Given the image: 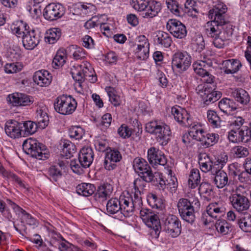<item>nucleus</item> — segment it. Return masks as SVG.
Returning a JSON list of instances; mask_svg holds the SVG:
<instances>
[{
	"instance_id": "16",
	"label": "nucleus",
	"mask_w": 251,
	"mask_h": 251,
	"mask_svg": "<svg viewBox=\"0 0 251 251\" xmlns=\"http://www.w3.org/2000/svg\"><path fill=\"white\" fill-rule=\"evenodd\" d=\"M65 13L64 6L58 3H51L46 6L43 15L49 21H54L61 18Z\"/></svg>"
},
{
	"instance_id": "34",
	"label": "nucleus",
	"mask_w": 251,
	"mask_h": 251,
	"mask_svg": "<svg viewBox=\"0 0 251 251\" xmlns=\"http://www.w3.org/2000/svg\"><path fill=\"white\" fill-rule=\"evenodd\" d=\"M231 96L235 100L242 105H247L250 100L249 94L245 90L239 88L232 90Z\"/></svg>"
},
{
	"instance_id": "43",
	"label": "nucleus",
	"mask_w": 251,
	"mask_h": 251,
	"mask_svg": "<svg viewBox=\"0 0 251 251\" xmlns=\"http://www.w3.org/2000/svg\"><path fill=\"white\" fill-rule=\"evenodd\" d=\"M61 34V31L59 29L56 28H50L46 32L45 41L49 44H54L59 39Z\"/></svg>"
},
{
	"instance_id": "38",
	"label": "nucleus",
	"mask_w": 251,
	"mask_h": 251,
	"mask_svg": "<svg viewBox=\"0 0 251 251\" xmlns=\"http://www.w3.org/2000/svg\"><path fill=\"white\" fill-rule=\"evenodd\" d=\"M96 188L93 184L82 183L78 185L76 191L77 193L84 197H88L95 192Z\"/></svg>"
},
{
	"instance_id": "49",
	"label": "nucleus",
	"mask_w": 251,
	"mask_h": 251,
	"mask_svg": "<svg viewBox=\"0 0 251 251\" xmlns=\"http://www.w3.org/2000/svg\"><path fill=\"white\" fill-rule=\"evenodd\" d=\"M85 134L84 129L78 126H72L69 129V135L72 139L79 140Z\"/></svg>"
},
{
	"instance_id": "8",
	"label": "nucleus",
	"mask_w": 251,
	"mask_h": 251,
	"mask_svg": "<svg viewBox=\"0 0 251 251\" xmlns=\"http://www.w3.org/2000/svg\"><path fill=\"white\" fill-rule=\"evenodd\" d=\"M191 63L192 57L186 51H177L172 56V69L179 73L187 71Z\"/></svg>"
},
{
	"instance_id": "52",
	"label": "nucleus",
	"mask_w": 251,
	"mask_h": 251,
	"mask_svg": "<svg viewBox=\"0 0 251 251\" xmlns=\"http://www.w3.org/2000/svg\"><path fill=\"white\" fill-rule=\"evenodd\" d=\"M0 173L4 178L15 181L22 187H25V185L22 180L12 172L5 170L3 167H0Z\"/></svg>"
},
{
	"instance_id": "45",
	"label": "nucleus",
	"mask_w": 251,
	"mask_h": 251,
	"mask_svg": "<svg viewBox=\"0 0 251 251\" xmlns=\"http://www.w3.org/2000/svg\"><path fill=\"white\" fill-rule=\"evenodd\" d=\"M214 226L218 232L222 235L227 234L232 230L230 224L225 220H218Z\"/></svg>"
},
{
	"instance_id": "63",
	"label": "nucleus",
	"mask_w": 251,
	"mask_h": 251,
	"mask_svg": "<svg viewBox=\"0 0 251 251\" xmlns=\"http://www.w3.org/2000/svg\"><path fill=\"white\" fill-rule=\"evenodd\" d=\"M71 50H74L73 56L75 59L79 60L85 57V52L82 48L78 47L76 45H72L70 47Z\"/></svg>"
},
{
	"instance_id": "10",
	"label": "nucleus",
	"mask_w": 251,
	"mask_h": 251,
	"mask_svg": "<svg viewBox=\"0 0 251 251\" xmlns=\"http://www.w3.org/2000/svg\"><path fill=\"white\" fill-rule=\"evenodd\" d=\"M212 9L209 11V17L212 20L207 23H216V25L230 24L225 20V14L227 11L226 5L222 1L217 0L214 2Z\"/></svg>"
},
{
	"instance_id": "35",
	"label": "nucleus",
	"mask_w": 251,
	"mask_h": 251,
	"mask_svg": "<svg viewBox=\"0 0 251 251\" xmlns=\"http://www.w3.org/2000/svg\"><path fill=\"white\" fill-rule=\"evenodd\" d=\"M214 182L219 188H222L225 186L228 180L226 173L222 169H216L214 173Z\"/></svg>"
},
{
	"instance_id": "15",
	"label": "nucleus",
	"mask_w": 251,
	"mask_h": 251,
	"mask_svg": "<svg viewBox=\"0 0 251 251\" xmlns=\"http://www.w3.org/2000/svg\"><path fill=\"white\" fill-rule=\"evenodd\" d=\"M164 227L166 232L173 238L178 236L181 231V224L175 215H168L164 221Z\"/></svg>"
},
{
	"instance_id": "36",
	"label": "nucleus",
	"mask_w": 251,
	"mask_h": 251,
	"mask_svg": "<svg viewBox=\"0 0 251 251\" xmlns=\"http://www.w3.org/2000/svg\"><path fill=\"white\" fill-rule=\"evenodd\" d=\"M219 107L223 113L231 114V112L236 109L235 103L233 100L224 98L219 102Z\"/></svg>"
},
{
	"instance_id": "4",
	"label": "nucleus",
	"mask_w": 251,
	"mask_h": 251,
	"mask_svg": "<svg viewBox=\"0 0 251 251\" xmlns=\"http://www.w3.org/2000/svg\"><path fill=\"white\" fill-rule=\"evenodd\" d=\"M71 74L73 79L79 83L90 77H92L91 79H89L91 82H95L97 81L96 76L94 75V70L87 61H83L80 64L74 65L71 68Z\"/></svg>"
},
{
	"instance_id": "37",
	"label": "nucleus",
	"mask_w": 251,
	"mask_h": 251,
	"mask_svg": "<svg viewBox=\"0 0 251 251\" xmlns=\"http://www.w3.org/2000/svg\"><path fill=\"white\" fill-rule=\"evenodd\" d=\"M154 41L157 44L165 48L169 47L172 43L171 37L169 34L162 31H159L157 33Z\"/></svg>"
},
{
	"instance_id": "59",
	"label": "nucleus",
	"mask_w": 251,
	"mask_h": 251,
	"mask_svg": "<svg viewBox=\"0 0 251 251\" xmlns=\"http://www.w3.org/2000/svg\"><path fill=\"white\" fill-rule=\"evenodd\" d=\"M133 51L136 57L140 60L146 59L149 55V48L134 47Z\"/></svg>"
},
{
	"instance_id": "26",
	"label": "nucleus",
	"mask_w": 251,
	"mask_h": 251,
	"mask_svg": "<svg viewBox=\"0 0 251 251\" xmlns=\"http://www.w3.org/2000/svg\"><path fill=\"white\" fill-rule=\"evenodd\" d=\"M225 211V204L222 201L210 203L206 207L207 214L213 219L223 215Z\"/></svg>"
},
{
	"instance_id": "25",
	"label": "nucleus",
	"mask_w": 251,
	"mask_h": 251,
	"mask_svg": "<svg viewBox=\"0 0 251 251\" xmlns=\"http://www.w3.org/2000/svg\"><path fill=\"white\" fill-rule=\"evenodd\" d=\"M161 9L160 2L154 0L148 1L146 7L142 12V17L146 19H152L158 15Z\"/></svg>"
},
{
	"instance_id": "53",
	"label": "nucleus",
	"mask_w": 251,
	"mask_h": 251,
	"mask_svg": "<svg viewBox=\"0 0 251 251\" xmlns=\"http://www.w3.org/2000/svg\"><path fill=\"white\" fill-rule=\"evenodd\" d=\"M103 17H104V14L92 17L85 23L84 27L86 29H89L99 26L100 24L102 23V18Z\"/></svg>"
},
{
	"instance_id": "31",
	"label": "nucleus",
	"mask_w": 251,
	"mask_h": 251,
	"mask_svg": "<svg viewBox=\"0 0 251 251\" xmlns=\"http://www.w3.org/2000/svg\"><path fill=\"white\" fill-rule=\"evenodd\" d=\"M33 79L38 85L41 87H46L51 81V75L46 70H40L34 73Z\"/></svg>"
},
{
	"instance_id": "47",
	"label": "nucleus",
	"mask_w": 251,
	"mask_h": 251,
	"mask_svg": "<svg viewBox=\"0 0 251 251\" xmlns=\"http://www.w3.org/2000/svg\"><path fill=\"white\" fill-rule=\"evenodd\" d=\"M199 192L200 195L204 200L209 201L212 194V189L211 185L208 183L202 182L199 188Z\"/></svg>"
},
{
	"instance_id": "58",
	"label": "nucleus",
	"mask_w": 251,
	"mask_h": 251,
	"mask_svg": "<svg viewBox=\"0 0 251 251\" xmlns=\"http://www.w3.org/2000/svg\"><path fill=\"white\" fill-rule=\"evenodd\" d=\"M117 133L121 138L127 139L132 135V129L126 124H123L118 128Z\"/></svg>"
},
{
	"instance_id": "39",
	"label": "nucleus",
	"mask_w": 251,
	"mask_h": 251,
	"mask_svg": "<svg viewBox=\"0 0 251 251\" xmlns=\"http://www.w3.org/2000/svg\"><path fill=\"white\" fill-rule=\"evenodd\" d=\"M67 59L66 51L64 49H60L57 51L56 55L53 58L52 64L55 69L62 67L66 62Z\"/></svg>"
},
{
	"instance_id": "11",
	"label": "nucleus",
	"mask_w": 251,
	"mask_h": 251,
	"mask_svg": "<svg viewBox=\"0 0 251 251\" xmlns=\"http://www.w3.org/2000/svg\"><path fill=\"white\" fill-rule=\"evenodd\" d=\"M196 90L205 105L216 101L221 96L220 92L214 91V89L208 84L199 85Z\"/></svg>"
},
{
	"instance_id": "48",
	"label": "nucleus",
	"mask_w": 251,
	"mask_h": 251,
	"mask_svg": "<svg viewBox=\"0 0 251 251\" xmlns=\"http://www.w3.org/2000/svg\"><path fill=\"white\" fill-rule=\"evenodd\" d=\"M207 118L208 123L213 127H218L221 126V120L216 112L209 110L207 112Z\"/></svg>"
},
{
	"instance_id": "5",
	"label": "nucleus",
	"mask_w": 251,
	"mask_h": 251,
	"mask_svg": "<svg viewBox=\"0 0 251 251\" xmlns=\"http://www.w3.org/2000/svg\"><path fill=\"white\" fill-rule=\"evenodd\" d=\"M193 204L200 205L198 198H193V201L186 199H180L177 203V208L181 218L185 221L192 223L195 219L194 208Z\"/></svg>"
},
{
	"instance_id": "55",
	"label": "nucleus",
	"mask_w": 251,
	"mask_h": 251,
	"mask_svg": "<svg viewBox=\"0 0 251 251\" xmlns=\"http://www.w3.org/2000/svg\"><path fill=\"white\" fill-rule=\"evenodd\" d=\"M49 179L52 181H57L62 176V173L57 166H51L48 170Z\"/></svg>"
},
{
	"instance_id": "60",
	"label": "nucleus",
	"mask_w": 251,
	"mask_h": 251,
	"mask_svg": "<svg viewBox=\"0 0 251 251\" xmlns=\"http://www.w3.org/2000/svg\"><path fill=\"white\" fill-rule=\"evenodd\" d=\"M166 3L168 8L172 13L176 16H180L181 8L179 7L178 3L175 0H166Z\"/></svg>"
},
{
	"instance_id": "6",
	"label": "nucleus",
	"mask_w": 251,
	"mask_h": 251,
	"mask_svg": "<svg viewBox=\"0 0 251 251\" xmlns=\"http://www.w3.org/2000/svg\"><path fill=\"white\" fill-rule=\"evenodd\" d=\"M25 152L39 160H45L49 156L48 151L36 139L28 138L23 144Z\"/></svg>"
},
{
	"instance_id": "30",
	"label": "nucleus",
	"mask_w": 251,
	"mask_h": 251,
	"mask_svg": "<svg viewBox=\"0 0 251 251\" xmlns=\"http://www.w3.org/2000/svg\"><path fill=\"white\" fill-rule=\"evenodd\" d=\"M199 163L202 172L211 171L212 173L216 170L213 159L210 158L206 153H201L199 156Z\"/></svg>"
},
{
	"instance_id": "12",
	"label": "nucleus",
	"mask_w": 251,
	"mask_h": 251,
	"mask_svg": "<svg viewBox=\"0 0 251 251\" xmlns=\"http://www.w3.org/2000/svg\"><path fill=\"white\" fill-rule=\"evenodd\" d=\"M133 168L135 172L138 174L140 177L144 178L149 182L152 181L154 175L150 166L147 162L142 158H135L132 163Z\"/></svg>"
},
{
	"instance_id": "20",
	"label": "nucleus",
	"mask_w": 251,
	"mask_h": 251,
	"mask_svg": "<svg viewBox=\"0 0 251 251\" xmlns=\"http://www.w3.org/2000/svg\"><path fill=\"white\" fill-rule=\"evenodd\" d=\"M171 113L174 119L178 123L185 126L192 125V120L185 109L176 105L172 107Z\"/></svg>"
},
{
	"instance_id": "3",
	"label": "nucleus",
	"mask_w": 251,
	"mask_h": 251,
	"mask_svg": "<svg viewBox=\"0 0 251 251\" xmlns=\"http://www.w3.org/2000/svg\"><path fill=\"white\" fill-rule=\"evenodd\" d=\"M145 129L147 132L154 136L156 141L162 146L168 144L172 131L170 127L165 122L155 120L148 123Z\"/></svg>"
},
{
	"instance_id": "54",
	"label": "nucleus",
	"mask_w": 251,
	"mask_h": 251,
	"mask_svg": "<svg viewBox=\"0 0 251 251\" xmlns=\"http://www.w3.org/2000/svg\"><path fill=\"white\" fill-rule=\"evenodd\" d=\"M208 64L205 61L198 60L193 64L194 72L198 75H203L207 73L206 68Z\"/></svg>"
},
{
	"instance_id": "23",
	"label": "nucleus",
	"mask_w": 251,
	"mask_h": 251,
	"mask_svg": "<svg viewBox=\"0 0 251 251\" xmlns=\"http://www.w3.org/2000/svg\"><path fill=\"white\" fill-rule=\"evenodd\" d=\"M122 159V155L117 150H110L105 154L104 167L107 170H112L116 167V163Z\"/></svg>"
},
{
	"instance_id": "21",
	"label": "nucleus",
	"mask_w": 251,
	"mask_h": 251,
	"mask_svg": "<svg viewBox=\"0 0 251 251\" xmlns=\"http://www.w3.org/2000/svg\"><path fill=\"white\" fill-rule=\"evenodd\" d=\"M22 126V123L15 120L8 121L5 124V132L11 138H20L23 136Z\"/></svg>"
},
{
	"instance_id": "22",
	"label": "nucleus",
	"mask_w": 251,
	"mask_h": 251,
	"mask_svg": "<svg viewBox=\"0 0 251 251\" xmlns=\"http://www.w3.org/2000/svg\"><path fill=\"white\" fill-rule=\"evenodd\" d=\"M148 158L150 164L152 165L164 166L167 163L165 155L159 150L155 148H151L148 151Z\"/></svg>"
},
{
	"instance_id": "19",
	"label": "nucleus",
	"mask_w": 251,
	"mask_h": 251,
	"mask_svg": "<svg viewBox=\"0 0 251 251\" xmlns=\"http://www.w3.org/2000/svg\"><path fill=\"white\" fill-rule=\"evenodd\" d=\"M199 132L196 137H197L198 141L201 143L203 148H208L215 144L218 141L219 135L215 133H208L205 132L201 126H199Z\"/></svg>"
},
{
	"instance_id": "46",
	"label": "nucleus",
	"mask_w": 251,
	"mask_h": 251,
	"mask_svg": "<svg viewBox=\"0 0 251 251\" xmlns=\"http://www.w3.org/2000/svg\"><path fill=\"white\" fill-rule=\"evenodd\" d=\"M213 160L216 169H222L227 162L228 156L226 152H221L215 155Z\"/></svg>"
},
{
	"instance_id": "27",
	"label": "nucleus",
	"mask_w": 251,
	"mask_h": 251,
	"mask_svg": "<svg viewBox=\"0 0 251 251\" xmlns=\"http://www.w3.org/2000/svg\"><path fill=\"white\" fill-rule=\"evenodd\" d=\"M47 108L42 104L37 108L35 119L36 122L38 123L39 128H45L49 124V118L47 114Z\"/></svg>"
},
{
	"instance_id": "57",
	"label": "nucleus",
	"mask_w": 251,
	"mask_h": 251,
	"mask_svg": "<svg viewBox=\"0 0 251 251\" xmlns=\"http://www.w3.org/2000/svg\"><path fill=\"white\" fill-rule=\"evenodd\" d=\"M205 44L203 37L198 35L192 43V48L196 52L200 53L204 48Z\"/></svg>"
},
{
	"instance_id": "2",
	"label": "nucleus",
	"mask_w": 251,
	"mask_h": 251,
	"mask_svg": "<svg viewBox=\"0 0 251 251\" xmlns=\"http://www.w3.org/2000/svg\"><path fill=\"white\" fill-rule=\"evenodd\" d=\"M132 196L128 193H123L119 199L111 198L106 203V211L107 214L113 215L120 212L125 217L132 215L136 209L132 203Z\"/></svg>"
},
{
	"instance_id": "28",
	"label": "nucleus",
	"mask_w": 251,
	"mask_h": 251,
	"mask_svg": "<svg viewBox=\"0 0 251 251\" xmlns=\"http://www.w3.org/2000/svg\"><path fill=\"white\" fill-rule=\"evenodd\" d=\"M80 165L84 168L89 167L94 160V152L92 148L84 147L80 151L78 157Z\"/></svg>"
},
{
	"instance_id": "51",
	"label": "nucleus",
	"mask_w": 251,
	"mask_h": 251,
	"mask_svg": "<svg viewBox=\"0 0 251 251\" xmlns=\"http://www.w3.org/2000/svg\"><path fill=\"white\" fill-rule=\"evenodd\" d=\"M147 201L153 208L162 209L164 206L162 200L153 193H150L147 196Z\"/></svg>"
},
{
	"instance_id": "24",
	"label": "nucleus",
	"mask_w": 251,
	"mask_h": 251,
	"mask_svg": "<svg viewBox=\"0 0 251 251\" xmlns=\"http://www.w3.org/2000/svg\"><path fill=\"white\" fill-rule=\"evenodd\" d=\"M22 38L23 46L26 50H33L40 41L38 34L33 29H29Z\"/></svg>"
},
{
	"instance_id": "56",
	"label": "nucleus",
	"mask_w": 251,
	"mask_h": 251,
	"mask_svg": "<svg viewBox=\"0 0 251 251\" xmlns=\"http://www.w3.org/2000/svg\"><path fill=\"white\" fill-rule=\"evenodd\" d=\"M23 68V64L20 62L7 63L4 66V71L7 74L16 73Z\"/></svg>"
},
{
	"instance_id": "42",
	"label": "nucleus",
	"mask_w": 251,
	"mask_h": 251,
	"mask_svg": "<svg viewBox=\"0 0 251 251\" xmlns=\"http://www.w3.org/2000/svg\"><path fill=\"white\" fill-rule=\"evenodd\" d=\"M238 225L244 232H251V216L245 213L238 219Z\"/></svg>"
},
{
	"instance_id": "18",
	"label": "nucleus",
	"mask_w": 251,
	"mask_h": 251,
	"mask_svg": "<svg viewBox=\"0 0 251 251\" xmlns=\"http://www.w3.org/2000/svg\"><path fill=\"white\" fill-rule=\"evenodd\" d=\"M8 98L10 103L16 107L30 106L34 101L33 97L24 93H13Z\"/></svg>"
},
{
	"instance_id": "14",
	"label": "nucleus",
	"mask_w": 251,
	"mask_h": 251,
	"mask_svg": "<svg viewBox=\"0 0 251 251\" xmlns=\"http://www.w3.org/2000/svg\"><path fill=\"white\" fill-rule=\"evenodd\" d=\"M147 182H149L141 177L135 179L134 181V196L133 197L132 196V203L138 210L140 209L142 205L141 195L146 190Z\"/></svg>"
},
{
	"instance_id": "7",
	"label": "nucleus",
	"mask_w": 251,
	"mask_h": 251,
	"mask_svg": "<svg viewBox=\"0 0 251 251\" xmlns=\"http://www.w3.org/2000/svg\"><path fill=\"white\" fill-rule=\"evenodd\" d=\"M77 102L71 96L62 95L56 100L54 106L55 110L63 115L72 114L76 108Z\"/></svg>"
},
{
	"instance_id": "41",
	"label": "nucleus",
	"mask_w": 251,
	"mask_h": 251,
	"mask_svg": "<svg viewBox=\"0 0 251 251\" xmlns=\"http://www.w3.org/2000/svg\"><path fill=\"white\" fill-rule=\"evenodd\" d=\"M201 182L200 171L197 169H193L191 170L189 175L188 185L189 188L194 189L196 188Z\"/></svg>"
},
{
	"instance_id": "17",
	"label": "nucleus",
	"mask_w": 251,
	"mask_h": 251,
	"mask_svg": "<svg viewBox=\"0 0 251 251\" xmlns=\"http://www.w3.org/2000/svg\"><path fill=\"white\" fill-rule=\"evenodd\" d=\"M166 27L170 33L175 37L182 39L187 34L186 27L180 21L172 19L167 22Z\"/></svg>"
},
{
	"instance_id": "61",
	"label": "nucleus",
	"mask_w": 251,
	"mask_h": 251,
	"mask_svg": "<svg viewBox=\"0 0 251 251\" xmlns=\"http://www.w3.org/2000/svg\"><path fill=\"white\" fill-rule=\"evenodd\" d=\"M148 1L146 0H130V3L133 8L138 12H143Z\"/></svg>"
},
{
	"instance_id": "64",
	"label": "nucleus",
	"mask_w": 251,
	"mask_h": 251,
	"mask_svg": "<svg viewBox=\"0 0 251 251\" xmlns=\"http://www.w3.org/2000/svg\"><path fill=\"white\" fill-rule=\"evenodd\" d=\"M246 45L247 47L245 51V57L249 64L250 71L251 73V36H248Z\"/></svg>"
},
{
	"instance_id": "62",
	"label": "nucleus",
	"mask_w": 251,
	"mask_h": 251,
	"mask_svg": "<svg viewBox=\"0 0 251 251\" xmlns=\"http://www.w3.org/2000/svg\"><path fill=\"white\" fill-rule=\"evenodd\" d=\"M107 18L105 15H104V17L102 18V23L100 24L99 26H100V28L101 31L102 32L103 34H104L106 36L109 37L111 35L112 33V26L109 25L108 23H106Z\"/></svg>"
},
{
	"instance_id": "13",
	"label": "nucleus",
	"mask_w": 251,
	"mask_h": 251,
	"mask_svg": "<svg viewBox=\"0 0 251 251\" xmlns=\"http://www.w3.org/2000/svg\"><path fill=\"white\" fill-rule=\"evenodd\" d=\"M140 215L143 222L149 227L152 229L156 234L158 235L161 228L158 216L153 213L151 210L144 208L140 210Z\"/></svg>"
},
{
	"instance_id": "44",
	"label": "nucleus",
	"mask_w": 251,
	"mask_h": 251,
	"mask_svg": "<svg viewBox=\"0 0 251 251\" xmlns=\"http://www.w3.org/2000/svg\"><path fill=\"white\" fill-rule=\"evenodd\" d=\"M23 136H27L34 134L38 127V123L28 121L22 123Z\"/></svg>"
},
{
	"instance_id": "32",
	"label": "nucleus",
	"mask_w": 251,
	"mask_h": 251,
	"mask_svg": "<svg viewBox=\"0 0 251 251\" xmlns=\"http://www.w3.org/2000/svg\"><path fill=\"white\" fill-rule=\"evenodd\" d=\"M12 33L18 38H22L29 30L28 25L23 21H17L10 25Z\"/></svg>"
},
{
	"instance_id": "9",
	"label": "nucleus",
	"mask_w": 251,
	"mask_h": 251,
	"mask_svg": "<svg viewBox=\"0 0 251 251\" xmlns=\"http://www.w3.org/2000/svg\"><path fill=\"white\" fill-rule=\"evenodd\" d=\"M246 193V189L242 185L236 188L235 193L230 197L232 206L238 212H242L248 210L250 207L248 199L244 195Z\"/></svg>"
},
{
	"instance_id": "1",
	"label": "nucleus",
	"mask_w": 251,
	"mask_h": 251,
	"mask_svg": "<svg viewBox=\"0 0 251 251\" xmlns=\"http://www.w3.org/2000/svg\"><path fill=\"white\" fill-rule=\"evenodd\" d=\"M206 34L213 39V44L218 49L223 48L226 42L233 34L230 24L216 25V23H206L204 26Z\"/></svg>"
},
{
	"instance_id": "50",
	"label": "nucleus",
	"mask_w": 251,
	"mask_h": 251,
	"mask_svg": "<svg viewBox=\"0 0 251 251\" xmlns=\"http://www.w3.org/2000/svg\"><path fill=\"white\" fill-rule=\"evenodd\" d=\"M184 7L185 12L187 13L189 16L196 17L199 12L196 2L194 0H186Z\"/></svg>"
},
{
	"instance_id": "40",
	"label": "nucleus",
	"mask_w": 251,
	"mask_h": 251,
	"mask_svg": "<svg viewBox=\"0 0 251 251\" xmlns=\"http://www.w3.org/2000/svg\"><path fill=\"white\" fill-rule=\"evenodd\" d=\"M199 125H195L192 126L190 128V131L188 133H185L182 137V142L186 146H191L192 145V141L193 139L198 141L197 137H196V135H197V133L199 132Z\"/></svg>"
},
{
	"instance_id": "33",
	"label": "nucleus",
	"mask_w": 251,
	"mask_h": 251,
	"mask_svg": "<svg viewBox=\"0 0 251 251\" xmlns=\"http://www.w3.org/2000/svg\"><path fill=\"white\" fill-rule=\"evenodd\" d=\"M113 190L112 185L107 183H104L99 187L96 196L100 201H106L111 196Z\"/></svg>"
},
{
	"instance_id": "29",
	"label": "nucleus",
	"mask_w": 251,
	"mask_h": 251,
	"mask_svg": "<svg viewBox=\"0 0 251 251\" xmlns=\"http://www.w3.org/2000/svg\"><path fill=\"white\" fill-rule=\"evenodd\" d=\"M223 70L226 74H234L237 73L242 67L241 61L237 59H230L222 63Z\"/></svg>"
}]
</instances>
